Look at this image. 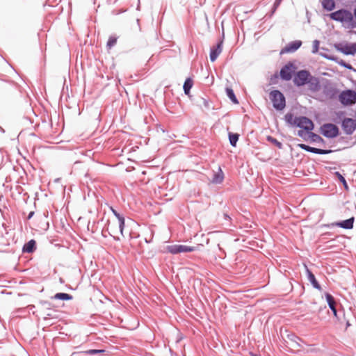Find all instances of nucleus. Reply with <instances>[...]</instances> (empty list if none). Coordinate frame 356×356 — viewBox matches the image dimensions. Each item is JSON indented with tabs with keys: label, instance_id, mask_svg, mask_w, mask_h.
I'll list each match as a JSON object with an SVG mask.
<instances>
[{
	"label": "nucleus",
	"instance_id": "7",
	"mask_svg": "<svg viewBox=\"0 0 356 356\" xmlns=\"http://www.w3.org/2000/svg\"><path fill=\"white\" fill-rule=\"evenodd\" d=\"M198 247L188 246L185 245H171L167 246L168 252L172 254H177L181 252H194L197 250Z\"/></svg>",
	"mask_w": 356,
	"mask_h": 356
},
{
	"label": "nucleus",
	"instance_id": "12",
	"mask_svg": "<svg viewBox=\"0 0 356 356\" xmlns=\"http://www.w3.org/2000/svg\"><path fill=\"white\" fill-rule=\"evenodd\" d=\"M224 33L222 38L219 40L217 44L211 47L209 58L211 62H214L222 51Z\"/></svg>",
	"mask_w": 356,
	"mask_h": 356
},
{
	"label": "nucleus",
	"instance_id": "15",
	"mask_svg": "<svg viewBox=\"0 0 356 356\" xmlns=\"http://www.w3.org/2000/svg\"><path fill=\"white\" fill-rule=\"evenodd\" d=\"M321 56L329 60L334 61L340 66H342L348 70H352L355 72H356V69H355L350 64L347 63L342 59H339L338 57L332 56V55H323V54H321Z\"/></svg>",
	"mask_w": 356,
	"mask_h": 356
},
{
	"label": "nucleus",
	"instance_id": "38",
	"mask_svg": "<svg viewBox=\"0 0 356 356\" xmlns=\"http://www.w3.org/2000/svg\"><path fill=\"white\" fill-rule=\"evenodd\" d=\"M111 210L112 211V213H113V215L118 218V220H119L121 218H123L124 216L122 215H121L120 213H119L115 209H114L113 207H111Z\"/></svg>",
	"mask_w": 356,
	"mask_h": 356
},
{
	"label": "nucleus",
	"instance_id": "20",
	"mask_svg": "<svg viewBox=\"0 0 356 356\" xmlns=\"http://www.w3.org/2000/svg\"><path fill=\"white\" fill-rule=\"evenodd\" d=\"M224 177H225L224 172L222 170L220 166H218V171L214 172L211 181V183H213L214 184H220L222 183V181L224 180Z\"/></svg>",
	"mask_w": 356,
	"mask_h": 356
},
{
	"label": "nucleus",
	"instance_id": "31",
	"mask_svg": "<svg viewBox=\"0 0 356 356\" xmlns=\"http://www.w3.org/2000/svg\"><path fill=\"white\" fill-rule=\"evenodd\" d=\"M334 175L339 179V181L343 184L345 189H348V185L346 182V179L339 172H335Z\"/></svg>",
	"mask_w": 356,
	"mask_h": 356
},
{
	"label": "nucleus",
	"instance_id": "10",
	"mask_svg": "<svg viewBox=\"0 0 356 356\" xmlns=\"http://www.w3.org/2000/svg\"><path fill=\"white\" fill-rule=\"evenodd\" d=\"M296 66L293 63L289 62L280 70V77L284 81H290L294 73Z\"/></svg>",
	"mask_w": 356,
	"mask_h": 356
},
{
	"label": "nucleus",
	"instance_id": "42",
	"mask_svg": "<svg viewBox=\"0 0 356 356\" xmlns=\"http://www.w3.org/2000/svg\"><path fill=\"white\" fill-rule=\"evenodd\" d=\"M202 104H203V106L207 108V109H209L210 108V102L208 99H204V98H202Z\"/></svg>",
	"mask_w": 356,
	"mask_h": 356
},
{
	"label": "nucleus",
	"instance_id": "19",
	"mask_svg": "<svg viewBox=\"0 0 356 356\" xmlns=\"http://www.w3.org/2000/svg\"><path fill=\"white\" fill-rule=\"evenodd\" d=\"M354 222H355V218L351 217L345 220L337 222L334 223V225L339 227H341V228H343L345 229H351L353 228Z\"/></svg>",
	"mask_w": 356,
	"mask_h": 356
},
{
	"label": "nucleus",
	"instance_id": "13",
	"mask_svg": "<svg viewBox=\"0 0 356 356\" xmlns=\"http://www.w3.org/2000/svg\"><path fill=\"white\" fill-rule=\"evenodd\" d=\"M339 89L332 83L325 84L323 87V94L329 99H333L339 97Z\"/></svg>",
	"mask_w": 356,
	"mask_h": 356
},
{
	"label": "nucleus",
	"instance_id": "40",
	"mask_svg": "<svg viewBox=\"0 0 356 356\" xmlns=\"http://www.w3.org/2000/svg\"><path fill=\"white\" fill-rule=\"evenodd\" d=\"M278 79V75L277 74H273V76H271L270 77V84H275L277 83V79Z\"/></svg>",
	"mask_w": 356,
	"mask_h": 356
},
{
	"label": "nucleus",
	"instance_id": "30",
	"mask_svg": "<svg viewBox=\"0 0 356 356\" xmlns=\"http://www.w3.org/2000/svg\"><path fill=\"white\" fill-rule=\"evenodd\" d=\"M117 40H118L117 36L111 35L107 41V43H106L107 48L111 49L113 47H114L117 43Z\"/></svg>",
	"mask_w": 356,
	"mask_h": 356
},
{
	"label": "nucleus",
	"instance_id": "9",
	"mask_svg": "<svg viewBox=\"0 0 356 356\" xmlns=\"http://www.w3.org/2000/svg\"><path fill=\"white\" fill-rule=\"evenodd\" d=\"M325 296L327 305H328L330 310L332 312L334 316L336 318V319L339 323H342L343 322L342 318L339 314L340 313H342V309L341 310L337 309V307H336L337 302L335 301L334 298L330 293H325Z\"/></svg>",
	"mask_w": 356,
	"mask_h": 356
},
{
	"label": "nucleus",
	"instance_id": "6",
	"mask_svg": "<svg viewBox=\"0 0 356 356\" xmlns=\"http://www.w3.org/2000/svg\"><path fill=\"white\" fill-rule=\"evenodd\" d=\"M334 47L339 52L345 55L354 56L356 54V42L348 44V43H335Z\"/></svg>",
	"mask_w": 356,
	"mask_h": 356
},
{
	"label": "nucleus",
	"instance_id": "49",
	"mask_svg": "<svg viewBox=\"0 0 356 356\" xmlns=\"http://www.w3.org/2000/svg\"><path fill=\"white\" fill-rule=\"evenodd\" d=\"M322 54H323V55H327V53H325V54L322 53Z\"/></svg>",
	"mask_w": 356,
	"mask_h": 356
},
{
	"label": "nucleus",
	"instance_id": "48",
	"mask_svg": "<svg viewBox=\"0 0 356 356\" xmlns=\"http://www.w3.org/2000/svg\"><path fill=\"white\" fill-rule=\"evenodd\" d=\"M323 50H326V51H328L327 49H325V48H322Z\"/></svg>",
	"mask_w": 356,
	"mask_h": 356
},
{
	"label": "nucleus",
	"instance_id": "8",
	"mask_svg": "<svg viewBox=\"0 0 356 356\" xmlns=\"http://www.w3.org/2000/svg\"><path fill=\"white\" fill-rule=\"evenodd\" d=\"M310 76L311 74L309 71L305 70H300L297 72L294 76V84L298 87L305 86L308 82V79Z\"/></svg>",
	"mask_w": 356,
	"mask_h": 356
},
{
	"label": "nucleus",
	"instance_id": "41",
	"mask_svg": "<svg viewBox=\"0 0 356 356\" xmlns=\"http://www.w3.org/2000/svg\"><path fill=\"white\" fill-rule=\"evenodd\" d=\"M8 86L6 84L0 83V92L6 93L8 92Z\"/></svg>",
	"mask_w": 356,
	"mask_h": 356
},
{
	"label": "nucleus",
	"instance_id": "24",
	"mask_svg": "<svg viewBox=\"0 0 356 356\" xmlns=\"http://www.w3.org/2000/svg\"><path fill=\"white\" fill-rule=\"evenodd\" d=\"M193 86V81L191 77H188L183 86V90L186 95H189L191 88Z\"/></svg>",
	"mask_w": 356,
	"mask_h": 356
},
{
	"label": "nucleus",
	"instance_id": "11",
	"mask_svg": "<svg viewBox=\"0 0 356 356\" xmlns=\"http://www.w3.org/2000/svg\"><path fill=\"white\" fill-rule=\"evenodd\" d=\"M341 127L346 134H352L356 130V120L345 118L341 122Z\"/></svg>",
	"mask_w": 356,
	"mask_h": 356
},
{
	"label": "nucleus",
	"instance_id": "36",
	"mask_svg": "<svg viewBox=\"0 0 356 356\" xmlns=\"http://www.w3.org/2000/svg\"><path fill=\"white\" fill-rule=\"evenodd\" d=\"M40 304L44 309H50L51 307V303L49 301L42 300L40 302Z\"/></svg>",
	"mask_w": 356,
	"mask_h": 356
},
{
	"label": "nucleus",
	"instance_id": "14",
	"mask_svg": "<svg viewBox=\"0 0 356 356\" xmlns=\"http://www.w3.org/2000/svg\"><path fill=\"white\" fill-rule=\"evenodd\" d=\"M298 146L301 149L306 152L317 154H328L333 152L332 149H323L319 148H316L313 147H310L307 145L301 143L298 144Z\"/></svg>",
	"mask_w": 356,
	"mask_h": 356
},
{
	"label": "nucleus",
	"instance_id": "45",
	"mask_svg": "<svg viewBox=\"0 0 356 356\" xmlns=\"http://www.w3.org/2000/svg\"><path fill=\"white\" fill-rule=\"evenodd\" d=\"M250 355H251V356H260L259 355L252 353H250Z\"/></svg>",
	"mask_w": 356,
	"mask_h": 356
},
{
	"label": "nucleus",
	"instance_id": "47",
	"mask_svg": "<svg viewBox=\"0 0 356 356\" xmlns=\"http://www.w3.org/2000/svg\"><path fill=\"white\" fill-rule=\"evenodd\" d=\"M114 239H115V240H116V241H118V240H119V238H115V237H114Z\"/></svg>",
	"mask_w": 356,
	"mask_h": 356
},
{
	"label": "nucleus",
	"instance_id": "23",
	"mask_svg": "<svg viewBox=\"0 0 356 356\" xmlns=\"http://www.w3.org/2000/svg\"><path fill=\"white\" fill-rule=\"evenodd\" d=\"M309 135V140L312 143H325L324 139L321 137L319 135L312 132V131H307Z\"/></svg>",
	"mask_w": 356,
	"mask_h": 356
},
{
	"label": "nucleus",
	"instance_id": "29",
	"mask_svg": "<svg viewBox=\"0 0 356 356\" xmlns=\"http://www.w3.org/2000/svg\"><path fill=\"white\" fill-rule=\"evenodd\" d=\"M267 141L270 142V143L273 144L275 146H276L278 149H282L283 145L281 142L278 141L276 138L271 136H268L266 137Z\"/></svg>",
	"mask_w": 356,
	"mask_h": 356
},
{
	"label": "nucleus",
	"instance_id": "33",
	"mask_svg": "<svg viewBox=\"0 0 356 356\" xmlns=\"http://www.w3.org/2000/svg\"><path fill=\"white\" fill-rule=\"evenodd\" d=\"M320 42L318 40H314L312 44V54H316L318 51Z\"/></svg>",
	"mask_w": 356,
	"mask_h": 356
},
{
	"label": "nucleus",
	"instance_id": "44",
	"mask_svg": "<svg viewBox=\"0 0 356 356\" xmlns=\"http://www.w3.org/2000/svg\"><path fill=\"white\" fill-rule=\"evenodd\" d=\"M224 218L225 220H231L228 214H227V213H224Z\"/></svg>",
	"mask_w": 356,
	"mask_h": 356
},
{
	"label": "nucleus",
	"instance_id": "34",
	"mask_svg": "<svg viewBox=\"0 0 356 356\" xmlns=\"http://www.w3.org/2000/svg\"><path fill=\"white\" fill-rule=\"evenodd\" d=\"M341 317L343 321L341 323H346V328L347 329L348 327L350 326V323L349 322V320L346 318L343 308H342V316Z\"/></svg>",
	"mask_w": 356,
	"mask_h": 356
},
{
	"label": "nucleus",
	"instance_id": "17",
	"mask_svg": "<svg viewBox=\"0 0 356 356\" xmlns=\"http://www.w3.org/2000/svg\"><path fill=\"white\" fill-rule=\"evenodd\" d=\"M305 267L306 275H307V279H308L309 282L311 283V284L312 285V286L314 289H316L320 291H322V287L320 285V284L318 283V282L316 280L315 275L308 268L307 265H305Z\"/></svg>",
	"mask_w": 356,
	"mask_h": 356
},
{
	"label": "nucleus",
	"instance_id": "2",
	"mask_svg": "<svg viewBox=\"0 0 356 356\" xmlns=\"http://www.w3.org/2000/svg\"><path fill=\"white\" fill-rule=\"evenodd\" d=\"M330 17L334 21L341 23H347L348 27L350 29L356 28V22L352 13L346 9H340L330 14Z\"/></svg>",
	"mask_w": 356,
	"mask_h": 356
},
{
	"label": "nucleus",
	"instance_id": "5",
	"mask_svg": "<svg viewBox=\"0 0 356 356\" xmlns=\"http://www.w3.org/2000/svg\"><path fill=\"white\" fill-rule=\"evenodd\" d=\"M321 134L328 138L337 137L339 134V128L337 125L332 123L323 124L321 128Z\"/></svg>",
	"mask_w": 356,
	"mask_h": 356
},
{
	"label": "nucleus",
	"instance_id": "18",
	"mask_svg": "<svg viewBox=\"0 0 356 356\" xmlns=\"http://www.w3.org/2000/svg\"><path fill=\"white\" fill-rule=\"evenodd\" d=\"M307 84L309 85V88L312 92H317L321 89V84L319 79L311 74L308 79Z\"/></svg>",
	"mask_w": 356,
	"mask_h": 356
},
{
	"label": "nucleus",
	"instance_id": "35",
	"mask_svg": "<svg viewBox=\"0 0 356 356\" xmlns=\"http://www.w3.org/2000/svg\"><path fill=\"white\" fill-rule=\"evenodd\" d=\"M118 222H119L118 227H119L120 232L123 236V231L124 229V218L120 219L118 220Z\"/></svg>",
	"mask_w": 356,
	"mask_h": 356
},
{
	"label": "nucleus",
	"instance_id": "16",
	"mask_svg": "<svg viewBox=\"0 0 356 356\" xmlns=\"http://www.w3.org/2000/svg\"><path fill=\"white\" fill-rule=\"evenodd\" d=\"M302 45V41L294 40L286 44L282 50L281 54L294 52L298 50Z\"/></svg>",
	"mask_w": 356,
	"mask_h": 356
},
{
	"label": "nucleus",
	"instance_id": "21",
	"mask_svg": "<svg viewBox=\"0 0 356 356\" xmlns=\"http://www.w3.org/2000/svg\"><path fill=\"white\" fill-rule=\"evenodd\" d=\"M35 250L36 242L34 239H31L26 243L22 248V252L24 253H33Z\"/></svg>",
	"mask_w": 356,
	"mask_h": 356
},
{
	"label": "nucleus",
	"instance_id": "28",
	"mask_svg": "<svg viewBox=\"0 0 356 356\" xmlns=\"http://www.w3.org/2000/svg\"><path fill=\"white\" fill-rule=\"evenodd\" d=\"M239 138L238 134L229 133V143L232 147H236V143L238 142Z\"/></svg>",
	"mask_w": 356,
	"mask_h": 356
},
{
	"label": "nucleus",
	"instance_id": "4",
	"mask_svg": "<svg viewBox=\"0 0 356 356\" xmlns=\"http://www.w3.org/2000/svg\"><path fill=\"white\" fill-rule=\"evenodd\" d=\"M339 100L343 106L355 104L356 103V92L351 89L343 90L339 95Z\"/></svg>",
	"mask_w": 356,
	"mask_h": 356
},
{
	"label": "nucleus",
	"instance_id": "26",
	"mask_svg": "<svg viewBox=\"0 0 356 356\" xmlns=\"http://www.w3.org/2000/svg\"><path fill=\"white\" fill-rule=\"evenodd\" d=\"M107 351L104 349H89L83 352L84 355H92L98 354L99 355H104Z\"/></svg>",
	"mask_w": 356,
	"mask_h": 356
},
{
	"label": "nucleus",
	"instance_id": "46",
	"mask_svg": "<svg viewBox=\"0 0 356 356\" xmlns=\"http://www.w3.org/2000/svg\"><path fill=\"white\" fill-rule=\"evenodd\" d=\"M0 131L2 133L5 132L4 129L1 127H0Z\"/></svg>",
	"mask_w": 356,
	"mask_h": 356
},
{
	"label": "nucleus",
	"instance_id": "27",
	"mask_svg": "<svg viewBox=\"0 0 356 356\" xmlns=\"http://www.w3.org/2000/svg\"><path fill=\"white\" fill-rule=\"evenodd\" d=\"M226 94L229 99L235 104H238V99L236 98L234 90L231 88H226Z\"/></svg>",
	"mask_w": 356,
	"mask_h": 356
},
{
	"label": "nucleus",
	"instance_id": "1",
	"mask_svg": "<svg viewBox=\"0 0 356 356\" xmlns=\"http://www.w3.org/2000/svg\"><path fill=\"white\" fill-rule=\"evenodd\" d=\"M284 119L288 126L291 127H298L306 131H312L314 129L313 121L306 116L295 117L293 113H286Z\"/></svg>",
	"mask_w": 356,
	"mask_h": 356
},
{
	"label": "nucleus",
	"instance_id": "43",
	"mask_svg": "<svg viewBox=\"0 0 356 356\" xmlns=\"http://www.w3.org/2000/svg\"><path fill=\"white\" fill-rule=\"evenodd\" d=\"M33 215H34V211H31L27 216V219L30 220L33 216Z\"/></svg>",
	"mask_w": 356,
	"mask_h": 356
},
{
	"label": "nucleus",
	"instance_id": "39",
	"mask_svg": "<svg viewBox=\"0 0 356 356\" xmlns=\"http://www.w3.org/2000/svg\"><path fill=\"white\" fill-rule=\"evenodd\" d=\"M281 1H282V0H275V1L274 3H273V9H272V13H274L275 12L277 8L280 6Z\"/></svg>",
	"mask_w": 356,
	"mask_h": 356
},
{
	"label": "nucleus",
	"instance_id": "22",
	"mask_svg": "<svg viewBox=\"0 0 356 356\" xmlns=\"http://www.w3.org/2000/svg\"><path fill=\"white\" fill-rule=\"evenodd\" d=\"M322 7L324 10L331 11L335 8L334 0H321Z\"/></svg>",
	"mask_w": 356,
	"mask_h": 356
},
{
	"label": "nucleus",
	"instance_id": "37",
	"mask_svg": "<svg viewBox=\"0 0 356 356\" xmlns=\"http://www.w3.org/2000/svg\"><path fill=\"white\" fill-rule=\"evenodd\" d=\"M289 338L292 340L293 341L296 342L299 347H300V345L298 343V341H301V339L294 334L289 335Z\"/></svg>",
	"mask_w": 356,
	"mask_h": 356
},
{
	"label": "nucleus",
	"instance_id": "32",
	"mask_svg": "<svg viewBox=\"0 0 356 356\" xmlns=\"http://www.w3.org/2000/svg\"><path fill=\"white\" fill-rule=\"evenodd\" d=\"M297 135L299 137L302 138L305 141L309 140V134L307 131H305L303 129L298 130V133H297Z\"/></svg>",
	"mask_w": 356,
	"mask_h": 356
},
{
	"label": "nucleus",
	"instance_id": "3",
	"mask_svg": "<svg viewBox=\"0 0 356 356\" xmlns=\"http://www.w3.org/2000/svg\"><path fill=\"white\" fill-rule=\"evenodd\" d=\"M270 99L273 103V107L277 111H282L286 106V99L282 92L278 90H272L270 94Z\"/></svg>",
	"mask_w": 356,
	"mask_h": 356
},
{
	"label": "nucleus",
	"instance_id": "25",
	"mask_svg": "<svg viewBox=\"0 0 356 356\" xmlns=\"http://www.w3.org/2000/svg\"><path fill=\"white\" fill-rule=\"evenodd\" d=\"M51 298L60 300H71L73 298V297L72 295L69 293H57Z\"/></svg>",
	"mask_w": 356,
	"mask_h": 356
}]
</instances>
